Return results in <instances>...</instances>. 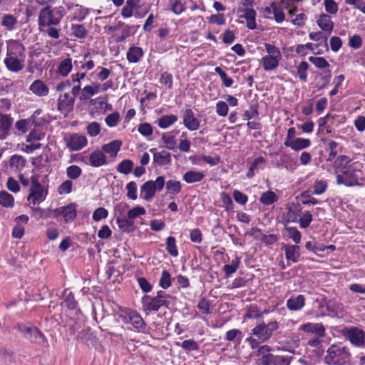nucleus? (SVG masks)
<instances>
[{
  "label": "nucleus",
  "mask_w": 365,
  "mask_h": 365,
  "mask_svg": "<svg viewBox=\"0 0 365 365\" xmlns=\"http://www.w3.org/2000/svg\"><path fill=\"white\" fill-rule=\"evenodd\" d=\"M26 60L25 48L19 41L12 40L8 43L4 63L11 72L18 73L24 68Z\"/></svg>",
  "instance_id": "obj_1"
},
{
  "label": "nucleus",
  "mask_w": 365,
  "mask_h": 365,
  "mask_svg": "<svg viewBox=\"0 0 365 365\" xmlns=\"http://www.w3.org/2000/svg\"><path fill=\"white\" fill-rule=\"evenodd\" d=\"M362 165L359 162H354L347 166L346 170H341L336 175V184L353 187L359 185L363 179Z\"/></svg>",
  "instance_id": "obj_2"
},
{
  "label": "nucleus",
  "mask_w": 365,
  "mask_h": 365,
  "mask_svg": "<svg viewBox=\"0 0 365 365\" xmlns=\"http://www.w3.org/2000/svg\"><path fill=\"white\" fill-rule=\"evenodd\" d=\"M349 349L341 344H332L327 350L324 362L327 365H346L350 361Z\"/></svg>",
  "instance_id": "obj_3"
},
{
  "label": "nucleus",
  "mask_w": 365,
  "mask_h": 365,
  "mask_svg": "<svg viewBox=\"0 0 365 365\" xmlns=\"http://www.w3.org/2000/svg\"><path fill=\"white\" fill-rule=\"evenodd\" d=\"M64 9L61 6L51 8L46 6L43 8L38 14L39 26H50L59 24L64 16Z\"/></svg>",
  "instance_id": "obj_4"
},
{
  "label": "nucleus",
  "mask_w": 365,
  "mask_h": 365,
  "mask_svg": "<svg viewBox=\"0 0 365 365\" xmlns=\"http://www.w3.org/2000/svg\"><path fill=\"white\" fill-rule=\"evenodd\" d=\"M264 48L267 54L262 56L260 65L266 71L275 70L282 59V53L278 47L271 43H266Z\"/></svg>",
  "instance_id": "obj_5"
},
{
  "label": "nucleus",
  "mask_w": 365,
  "mask_h": 365,
  "mask_svg": "<svg viewBox=\"0 0 365 365\" xmlns=\"http://www.w3.org/2000/svg\"><path fill=\"white\" fill-rule=\"evenodd\" d=\"M17 329L21 334L31 343L38 344L43 347L48 346V342L45 335L37 327L19 324L17 325Z\"/></svg>",
  "instance_id": "obj_6"
},
{
  "label": "nucleus",
  "mask_w": 365,
  "mask_h": 365,
  "mask_svg": "<svg viewBox=\"0 0 365 365\" xmlns=\"http://www.w3.org/2000/svg\"><path fill=\"white\" fill-rule=\"evenodd\" d=\"M168 295L163 291H159L155 297L145 295L142 298L143 310L148 314L150 312H157L160 307L167 305Z\"/></svg>",
  "instance_id": "obj_7"
},
{
  "label": "nucleus",
  "mask_w": 365,
  "mask_h": 365,
  "mask_svg": "<svg viewBox=\"0 0 365 365\" xmlns=\"http://www.w3.org/2000/svg\"><path fill=\"white\" fill-rule=\"evenodd\" d=\"M30 180L31 185L29 189L27 200L33 205L39 204L46 199L47 191L40 184L39 176L37 174L32 175Z\"/></svg>",
  "instance_id": "obj_8"
},
{
  "label": "nucleus",
  "mask_w": 365,
  "mask_h": 365,
  "mask_svg": "<svg viewBox=\"0 0 365 365\" xmlns=\"http://www.w3.org/2000/svg\"><path fill=\"white\" fill-rule=\"evenodd\" d=\"M165 178L158 176L155 181L148 180L140 186V197L146 200H150L156 193V191H161L165 186Z\"/></svg>",
  "instance_id": "obj_9"
},
{
  "label": "nucleus",
  "mask_w": 365,
  "mask_h": 365,
  "mask_svg": "<svg viewBox=\"0 0 365 365\" xmlns=\"http://www.w3.org/2000/svg\"><path fill=\"white\" fill-rule=\"evenodd\" d=\"M279 327L276 321H270L267 324L262 322L257 324L252 329V334L257 336L261 342H264L269 339Z\"/></svg>",
  "instance_id": "obj_10"
},
{
  "label": "nucleus",
  "mask_w": 365,
  "mask_h": 365,
  "mask_svg": "<svg viewBox=\"0 0 365 365\" xmlns=\"http://www.w3.org/2000/svg\"><path fill=\"white\" fill-rule=\"evenodd\" d=\"M342 336L348 339L352 344L356 346H362L364 344V332L361 329L349 327L341 329Z\"/></svg>",
  "instance_id": "obj_11"
},
{
  "label": "nucleus",
  "mask_w": 365,
  "mask_h": 365,
  "mask_svg": "<svg viewBox=\"0 0 365 365\" xmlns=\"http://www.w3.org/2000/svg\"><path fill=\"white\" fill-rule=\"evenodd\" d=\"M66 147L71 151H78L88 144L87 138L81 133H73L64 138Z\"/></svg>",
  "instance_id": "obj_12"
},
{
  "label": "nucleus",
  "mask_w": 365,
  "mask_h": 365,
  "mask_svg": "<svg viewBox=\"0 0 365 365\" xmlns=\"http://www.w3.org/2000/svg\"><path fill=\"white\" fill-rule=\"evenodd\" d=\"M75 100L73 96H70L69 93L60 94L58 98L57 108L64 116L71 113L74 106Z\"/></svg>",
  "instance_id": "obj_13"
},
{
  "label": "nucleus",
  "mask_w": 365,
  "mask_h": 365,
  "mask_svg": "<svg viewBox=\"0 0 365 365\" xmlns=\"http://www.w3.org/2000/svg\"><path fill=\"white\" fill-rule=\"evenodd\" d=\"M272 349L264 344L258 347L255 355L257 357V365H271L274 355L271 354Z\"/></svg>",
  "instance_id": "obj_14"
},
{
  "label": "nucleus",
  "mask_w": 365,
  "mask_h": 365,
  "mask_svg": "<svg viewBox=\"0 0 365 365\" xmlns=\"http://www.w3.org/2000/svg\"><path fill=\"white\" fill-rule=\"evenodd\" d=\"M182 121L185 127L190 131L197 130L200 126V121L195 116L190 108H187L183 112Z\"/></svg>",
  "instance_id": "obj_15"
},
{
  "label": "nucleus",
  "mask_w": 365,
  "mask_h": 365,
  "mask_svg": "<svg viewBox=\"0 0 365 365\" xmlns=\"http://www.w3.org/2000/svg\"><path fill=\"white\" fill-rule=\"evenodd\" d=\"M299 330L307 333L314 334L319 337H323L325 335V327L322 323L307 322L302 324L299 327Z\"/></svg>",
  "instance_id": "obj_16"
},
{
  "label": "nucleus",
  "mask_w": 365,
  "mask_h": 365,
  "mask_svg": "<svg viewBox=\"0 0 365 365\" xmlns=\"http://www.w3.org/2000/svg\"><path fill=\"white\" fill-rule=\"evenodd\" d=\"M126 322L130 323L138 331L145 332V323L141 316L135 311H130L125 317Z\"/></svg>",
  "instance_id": "obj_17"
},
{
  "label": "nucleus",
  "mask_w": 365,
  "mask_h": 365,
  "mask_svg": "<svg viewBox=\"0 0 365 365\" xmlns=\"http://www.w3.org/2000/svg\"><path fill=\"white\" fill-rule=\"evenodd\" d=\"M153 154V163L160 166H164L170 164L171 163V154L167 150H162L160 152H157L155 148H152L150 150Z\"/></svg>",
  "instance_id": "obj_18"
},
{
  "label": "nucleus",
  "mask_w": 365,
  "mask_h": 365,
  "mask_svg": "<svg viewBox=\"0 0 365 365\" xmlns=\"http://www.w3.org/2000/svg\"><path fill=\"white\" fill-rule=\"evenodd\" d=\"M13 118L6 114H0V140H4L9 133Z\"/></svg>",
  "instance_id": "obj_19"
},
{
  "label": "nucleus",
  "mask_w": 365,
  "mask_h": 365,
  "mask_svg": "<svg viewBox=\"0 0 365 365\" xmlns=\"http://www.w3.org/2000/svg\"><path fill=\"white\" fill-rule=\"evenodd\" d=\"M317 24L319 27L324 31L327 32L328 35H329L333 31L334 23L331 21L330 16L328 14H322L319 15L317 21Z\"/></svg>",
  "instance_id": "obj_20"
},
{
  "label": "nucleus",
  "mask_w": 365,
  "mask_h": 365,
  "mask_svg": "<svg viewBox=\"0 0 365 365\" xmlns=\"http://www.w3.org/2000/svg\"><path fill=\"white\" fill-rule=\"evenodd\" d=\"M107 163V157L101 150H95L89 155V165L93 167H101Z\"/></svg>",
  "instance_id": "obj_21"
},
{
  "label": "nucleus",
  "mask_w": 365,
  "mask_h": 365,
  "mask_svg": "<svg viewBox=\"0 0 365 365\" xmlns=\"http://www.w3.org/2000/svg\"><path fill=\"white\" fill-rule=\"evenodd\" d=\"M30 91L35 95L43 97L48 94V88L41 80L34 81L30 86Z\"/></svg>",
  "instance_id": "obj_22"
},
{
  "label": "nucleus",
  "mask_w": 365,
  "mask_h": 365,
  "mask_svg": "<svg viewBox=\"0 0 365 365\" xmlns=\"http://www.w3.org/2000/svg\"><path fill=\"white\" fill-rule=\"evenodd\" d=\"M305 304V298L299 294L297 297H292L287 301V307L289 310L298 311L304 307Z\"/></svg>",
  "instance_id": "obj_23"
},
{
  "label": "nucleus",
  "mask_w": 365,
  "mask_h": 365,
  "mask_svg": "<svg viewBox=\"0 0 365 365\" xmlns=\"http://www.w3.org/2000/svg\"><path fill=\"white\" fill-rule=\"evenodd\" d=\"M101 85L96 82H93L91 85L86 86L82 89L81 99H89L91 97L97 94L101 91Z\"/></svg>",
  "instance_id": "obj_24"
},
{
  "label": "nucleus",
  "mask_w": 365,
  "mask_h": 365,
  "mask_svg": "<svg viewBox=\"0 0 365 365\" xmlns=\"http://www.w3.org/2000/svg\"><path fill=\"white\" fill-rule=\"evenodd\" d=\"M284 145L291 148L294 150H299L309 148L311 145V141L307 138H297L290 143H284Z\"/></svg>",
  "instance_id": "obj_25"
},
{
  "label": "nucleus",
  "mask_w": 365,
  "mask_h": 365,
  "mask_svg": "<svg viewBox=\"0 0 365 365\" xmlns=\"http://www.w3.org/2000/svg\"><path fill=\"white\" fill-rule=\"evenodd\" d=\"M205 175L200 171L189 170L184 173L182 180L188 184L201 182Z\"/></svg>",
  "instance_id": "obj_26"
},
{
  "label": "nucleus",
  "mask_w": 365,
  "mask_h": 365,
  "mask_svg": "<svg viewBox=\"0 0 365 365\" xmlns=\"http://www.w3.org/2000/svg\"><path fill=\"white\" fill-rule=\"evenodd\" d=\"M285 256L287 260L297 262L299 257V247L297 245H285Z\"/></svg>",
  "instance_id": "obj_27"
},
{
  "label": "nucleus",
  "mask_w": 365,
  "mask_h": 365,
  "mask_svg": "<svg viewBox=\"0 0 365 365\" xmlns=\"http://www.w3.org/2000/svg\"><path fill=\"white\" fill-rule=\"evenodd\" d=\"M140 0H126L125 5L121 9L123 18H130L133 16V10L138 7Z\"/></svg>",
  "instance_id": "obj_28"
},
{
  "label": "nucleus",
  "mask_w": 365,
  "mask_h": 365,
  "mask_svg": "<svg viewBox=\"0 0 365 365\" xmlns=\"http://www.w3.org/2000/svg\"><path fill=\"white\" fill-rule=\"evenodd\" d=\"M242 337V332L237 329H230L225 334V339L228 341L235 343L237 346L240 344Z\"/></svg>",
  "instance_id": "obj_29"
},
{
  "label": "nucleus",
  "mask_w": 365,
  "mask_h": 365,
  "mask_svg": "<svg viewBox=\"0 0 365 365\" xmlns=\"http://www.w3.org/2000/svg\"><path fill=\"white\" fill-rule=\"evenodd\" d=\"M122 142L119 140H115L109 143L102 145V150L110 155H115L120 150Z\"/></svg>",
  "instance_id": "obj_30"
},
{
  "label": "nucleus",
  "mask_w": 365,
  "mask_h": 365,
  "mask_svg": "<svg viewBox=\"0 0 365 365\" xmlns=\"http://www.w3.org/2000/svg\"><path fill=\"white\" fill-rule=\"evenodd\" d=\"M143 52L140 47H130L127 52V59L130 63H137L143 56Z\"/></svg>",
  "instance_id": "obj_31"
},
{
  "label": "nucleus",
  "mask_w": 365,
  "mask_h": 365,
  "mask_svg": "<svg viewBox=\"0 0 365 365\" xmlns=\"http://www.w3.org/2000/svg\"><path fill=\"white\" fill-rule=\"evenodd\" d=\"M243 17L247 21V26L250 29H256L257 24L255 21L256 11L253 9H246L244 10Z\"/></svg>",
  "instance_id": "obj_32"
},
{
  "label": "nucleus",
  "mask_w": 365,
  "mask_h": 365,
  "mask_svg": "<svg viewBox=\"0 0 365 365\" xmlns=\"http://www.w3.org/2000/svg\"><path fill=\"white\" fill-rule=\"evenodd\" d=\"M63 217L66 222H71L76 218V207L75 204L71 203L63 207Z\"/></svg>",
  "instance_id": "obj_33"
},
{
  "label": "nucleus",
  "mask_w": 365,
  "mask_h": 365,
  "mask_svg": "<svg viewBox=\"0 0 365 365\" xmlns=\"http://www.w3.org/2000/svg\"><path fill=\"white\" fill-rule=\"evenodd\" d=\"M0 205L4 207L11 208L14 206V197L6 191H1Z\"/></svg>",
  "instance_id": "obj_34"
},
{
  "label": "nucleus",
  "mask_w": 365,
  "mask_h": 365,
  "mask_svg": "<svg viewBox=\"0 0 365 365\" xmlns=\"http://www.w3.org/2000/svg\"><path fill=\"white\" fill-rule=\"evenodd\" d=\"M72 67L71 58H65L59 63L58 66V73L63 76H67L71 71Z\"/></svg>",
  "instance_id": "obj_35"
},
{
  "label": "nucleus",
  "mask_w": 365,
  "mask_h": 365,
  "mask_svg": "<svg viewBox=\"0 0 365 365\" xmlns=\"http://www.w3.org/2000/svg\"><path fill=\"white\" fill-rule=\"evenodd\" d=\"M240 264V258L236 257L230 264H225L222 269L225 273V277L228 278L231 274L235 273L239 268Z\"/></svg>",
  "instance_id": "obj_36"
},
{
  "label": "nucleus",
  "mask_w": 365,
  "mask_h": 365,
  "mask_svg": "<svg viewBox=\"0 0 365 365\" xmlns=\"http://www.w3.org/2000/svg\"><path fill=\"white\" fill-rule=\"evenodd\" d=\"M133 165V162L131 160L125 159L118 165L116 170L121 174L128 175L131 173Z\"/></svg>",
  "instance_id": "obj_37"
},
{
  "label": "nucleus",
  "mask_w": 365,
  "mask_h": 365,
  "mask_svg": "<svg viewBox=\"0 0 365 365\" xmlns=\"http://www.w3.org/2000/svg\"><path fill=\"white\" fill-rule=\"evenodd\" d=\"M166 190L168 194L177 195L181 192L182 185L180 181L170 180L166 182Z\"/></svg>",
  "instance_id": "obj_38"
},
{
  "label": "nucleus",
  "mask_w": 365,
  "mask_h": 365,
  "mask_svg": "<svg viewBox=\"0 0 365 365\" xmlns=\"http://www.w3.org/2000/svg\"><path fill=\"white\" fill-rule=\"evenodd\" d=\"M10 167L15 170L22 169L26 165V160L19 155H13L10 158Z\"/></svg>",
  "instance_id": "obj_39"
},
{
  "label": "nucleus",
  "mask_w": 365,
  "mask_h": 365,
  "mask_svg": "<svg viewBox=\"0 0 365 365\" xmlns=\"http://www.w3.org/2000/svg\"><path fill=\"white\" fill-rule=\"evenodd\" d=\"M177 120L178 117L175 115H165L158 120V125L165 129L174 124Z\"/></svg>",
  "instance_id": "obj_40"
},
{
  "label": "nucleus",
  "mask_w": 365,
  "mask_h": 365,
  "mask_svg": "<svg viewBox=\"0 0 365 365\" xmlns=\"http://www.w3.org/2000/svg\"><path fill=\"white\" fill-rule=\"evenodd\" d=\"M277 199V195L273 191L269 190L262 194L259 201L264 205H269L276 202Z\"/></svg>",
  "instance_id": "obj_41"
},
{
  "label": "nucleus",
  "mask_w": 365,
  "mask_h": 365,
  "mask_svg": "<svg viewBox=\"0 0 365 365\" xmlns=\"http://www.w3.org/2000/svg\"><path fill=\"white\" fill-rule=\"evenodd\" d=\"M166 250L173 257L178 255V250L176 245V240L174 237H168L166 239Z\"/></svg>",
  "instance_id": "obj_42"
},
{
  "label": "nucleus",
  "mask_w": 365,
  "mask_h": 365,
  "mask_svg": "<svg viewBox=\"0 0 365 365\" xmlns=\"http://www.w3.org/2000/svg\"><path fill=\"white\" fill-rule=\"evenodd\" d=\"M16 19L11 14H6L2 17L1 24L8 30L11 31L14 29L16 24Z\"/></svg>",
  "instance_id": "obj_43"
},
{
  "label": "nucleus",
  "mask_w": 365,
  "mask_h": 365,
  "mask_svg": "<svg viewBox=\"0 0 365 365\" xmlns=\"http://www.w3.org/2000/svg\"><path fill=\"white\" fill-rule=\"evenodd\" d=\"M82 174L81 168L78 165H70L66 168V175L69 179L76 180Z\"/></svg>",
  "instance_id": "obj_44"
},
{
  "label": "nucleus",
  "mask_w": 365,
  "mask_h": 365,
  "mask_svg": "<svg viewBox=\"0 0 365 365\" xmlns=\"http://www.w3.org/2000/svg\"><path fill=\"white\" fill-rule=\"evenodd\" d=\"M308 68L309 64L306 61H302L297 68V76L303 82L307 81Z\"/></svg>",
  "instance_id": "obj_45"
},
{
  "label": "nucleus",
  "mask_w": 365,
  "mask_h": 365,
  "mask_svg": "<svg viewBox=\"0 0 365 365\" xmlns=\"http://www.w3.org/2000/svg\"><path fill=\"white\" fill-rule=\"evenodd\" d=\"M162 140L165 145V148L169 150H173L176 145L175 136L171 133H165L162 136Z\"/></svg>",
  "instance_id": "obj_46"
},
{
  "label": "nucleus",
  "mask_w": 365,
  "mask_h": 365,
  "mask_svg": "<svg viewBox=\"0 0 365 365\" xmlns=\"http://www.w3.org/2000/svg\"><path fill=\"white\" fill-rule=\"evenodd\" d=\"M215 71L220 76L222 83L225 87L229 88L233 84L232 78L228 77L227 73L220 67H215Z\"/></svg>",
  "instance_id": "obj_47"
},
{
  "label": "nucleus",
  "mask_w": 365,
  "mask_h": 365,
  "mask_svg": "<svg viewBox=\"0 0 365 365\" xmlns=\"http://www.w3.org/2000/svg\"><path fill=\"white\" fill-rule=\"evenodd\" d=\"M216 113L220 117H225L227 115L229 112V106L227 102L223 101H219L216 103Z\"/></svg>",
  "instance_id": "obj_48"
},
{
  "label": "nucleus",
  "mask_w": 365,
  "mask_h": 365,
  "mask_svg": "<svg viewBox=\"0 0 365 365\" xmlns=\"http://www.w3.org/2000/svg\"><path fill=\"white\" fill-rule=\"evenodd\" d=\"M327 182L324 180H317L315 181L313 189L314 193L316 195H322L323 194L327 189Z\"/></svg>",
  "instance_id": "obj_49"
},
{
  "label": "nucleus",
  "mask_w": 365,
  "mask_h": 365,
  "mask_svg": "<svg viewBox=\"0 0 365 365\" xmlns=\"http://www.w3.org/2000/svg\"><path fill=\"white\" fill-rule=\"evenodd\" d=\"M116 222L119 228L123 231L129 232L133 225V221L128 217H118Z\"/></svg>",
  "instance_id": "obj_50"
},
{
  "label": "nucleus",
  "mask_w": 365,
  "mask_h": 365,
  "mask_svg": "<svg viewBox=\"0 0 365 365\" xmlns=\"http://www.w3.org/2000/svg\"><path fill=\"white\" fill-rule=\"evenodd\" d=\"M146 212L145 208L140 206H136L132 209H130L128 213L127 217L129 220L133 221L136 217L145 215Z\"/></svg>",
  "instance_id": "obj_51"
},
{
  "label": "nucleus",
  "mask_w": 365,
  "mask_h": 365,
  "mask_svg": "<svg viewBox=\"0 0 365 365\" xmlns=\"http://www.w3.org/2000/svg\"><path fill=\"white\" fill-rule=\"evenodd\" d=\"M159 285L163 289H168L171 285V275L168 270H163Z\"/></svg>",
  "instance_id": "obj_52"
},
{
  "label": "nucleus",
  "mask_w": 365,
  "mask_h": 365,
  "mask_svg": "<svg viewBox=\"0 0 365 365\" xmlns=\"http://www.w3.org/2000/svg\"><path fill=\"white\" fill-rule=\"evenodd\" d=\"M120 114L118 112H113L109 114L105 119V122L108 127H115L120 122Z\"/></svg>",
  "instance_id": "obj_53"
},
{
  "label": "nucleus",
  "mask_w": 365,
  "mask_h": 365,
  "mask_svg": "<svg viewBox=\"0 0 365 365\" xmlns=\"http://www.w3.org/2000/svg\"><path fill=\"white\" fill-rule=\"evenodd\" d=\"M309 61L319 68H325L329 66L328 61L323 57L310 56Z\"/></svg>",
  "instance_id": "obj_54"
},
{
  "label": "nucleus",
  "mask_w": 365,
  "mask_h": 365,
  "mask_svg": "<svg viewBox=\"0 0 365 365\" xmlns=\"http://www.w3.org/2000/svg\"><path fill=\"white\" fill-rule=\"evenodd\" d=\"M125 189L127 190V196L129 199L133 200L137 199V184L135 182H129L126 185Z\"/></svg>",
  "instance_id": "obj_55"
},
{
  "label": "nucleus",
  "mask_w": 365,
  "mask_h": 365,
  "mask_svg": "<svg viewBox=\"0 0 365 365\" xmlns=\"http://www.w3.org/2000/svg\"><path fill=\"white\" fill-rule=\"evenodd\" d=\"M312 221V215L309 211H305L300 217L299 222L302 228H307Z\"/></svg>",
  "instance_id": "obj_56"
},
{
  "label": "nucleus",
  "mask_w": 365,
  "mask_h": 365,
  "mask_svg": "<svg viewBox=\"0 0 365 365\" xmlns=\"http://www.w3.org/2000/svg\"><path fill=\"white\" fill-rule=\"evenodd\" d=\"M291 357L282 355H274L272 361L273 365H289L291 362Z\"/></svg>",
  "instance_id": "obj_57"
},
{
  "label": "nucleus",
  "mask_w": 365,
  "mask_h": 365,
  "mask_svg": "<svg viewBox=\"0 0 365 365\" xmlns=\"http://www.w3.org/2000/svg\"><path fill=\"white\" fill-rule=\"evenodd\" d=\"M44 137V134L37 130H33L27 135L26 141L29 143H38Z\"/></svg>",
  "instance_id": "obj_58"
},
{
  "label": "nucleus",
  "mask_w": 365,
  "mask_h": 365,
  "mask_svg": "<svg viewBox=\"0 0 365 365\" xmlns=\"http://www.w3.org/2000/svg\"><path fill=\"white\" fill-rule=\"evenodd\" d=\"M221 200L224 205V207L227 211H232L234 209V204L231 197L226 192H223L221 193Z\"/></svg>",
  "instance_id": "obj_59"
},
{
  "label": "nucleus",
  "mask_w": 365,
  "mask_h": 365,
  "mask_svg": "<svg viewBox=\"0 0 365 365\" xmlns=\"http://www.w3.org/2000/svg\"><path fill=\"white\" fill-rule=\"evenodd\" d=\"M72 181L70 180H66L58 186V192L60 195L68 194L72 191Z\"/></svg>",
  "instance_id": "obj_60"
},
{
  "label": "nucleus",
  "mask_w": 365,
  "mask_h": 365,
  "mask_svg": "<svg viewBox=\"0 0 365 365\" xmlns=\"http://www.w3.org/2000/svg\"><path fill=\"white\" fill-rule=\"evenodd\" d=\"M86 131L90 136H97L101 131L100 124L97 122H92L86 127Z\"/></svg>",
  "instance_id": "obj_61"
},
{
  "label": "nucleus",
  "mask_w": 365,
  "mask_h": 365,
  "mask_svg": "<svg viewBox=\"0 0 365 365\" xmlns=\"http://www.w3.org/2000/svg\"><path fill=\"white\" fill-rule=\"evenodd\" d=\"M325 11L330 14H335L338 11V5L334 0H324Z\"/></svg>",
  "instance_id": "obj_62"
},
{
  "label": "nucleus",
  "mask_w": 365,
  "mask_h": 365,
  "mask_svg": "<svg viewBox=\"0 0 365 365\" xmlns=\"http://www.w3.org/2000/svg\"><path fill=\"white\" fill-rule=\"evenodd\" d=\"M108 212L106 209L103 207L97 208L93 213V220L94 221H100L102 219H105L108 217Z\"/></svg>",
  "instance_id": "obj_63"
},
{
  "label": "nucleus",
  "mask_w": 365,
  "mask_h": 365,
  "mask_svg": "<svg viewBox=\"0 0 365 365\" xmlns=\"http://www.w3.org/2000/svg\"><path fill=\"white\" fill-rule=\"evenodd\" d=\"M287 231L288 232L289 237L296 244H298L300 242L302 235H301L300 232L296 227H287Z\"/></svg>",
  "instance_id": "obj_64"
}]
</instances>
